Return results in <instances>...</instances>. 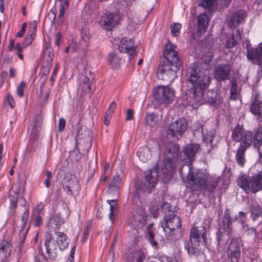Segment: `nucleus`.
<instances>
[{"label":"nucleus","mask_w":262,"mask_h":262,"mask_svg":"<svg viewBox=\"0 0 262 262\" xmlns=\"http://www.w3.org/2000/svg\"><path fill=\"white\" fill-rule=\"evenodd\" d=\"M189 81L192 85L190 90V95L187 97L189 105L193 106L205 103L215 106L221 103V98L215 91L209 90L206 95L204 94L211 82V77L207 70H202L198 64L193 63L190 67Z\"/></svg>","instance_id":"obj_1"},{"label":"nucleus","mask_w":262,"mask_h":262,"mask_svg":"<svg viewBox=\"0 0 262 262\" xmlns=\"http://www.w3.org/2000/svg\"><path fill=\"white\" fill-rule=\"evenodd\" d=\"M174 48L175 47L169 42L165 45L163 54L164 59L158 66L157 77L166 82L173 81L177 77V72L182 64Z\"/></svg>","instance_id":"obj_2"},{"label":"nucleus","mask_w":262,"mask_h":262,"mask_svg":"<svg viewBox=\"0 0 262 262\" xmlns=\"http://www.w3.org/2000/svg\"><path fill=\"white\" fill-rule=\"evenodd\" d=\"M189 243L185 245L190 256H199L202 253L201 246H206L207 243L206 228L203 224L195 223L190 229Z\"/></svg>","instance_id":"obj_3"},{"label":"nucleus","mask_w":262,"mask_h":262,"mask_svg":"<svg viewBox=\"0 0 262 262\" xmlns=\"http://www.w3.org/2000/svg\"><path fill=\"white\" fill-rule=\"evenodd\" d=\"M233 233L232 219L228 210H226L222 222L219 225L216 232L217 249L227 244L230 236Z\"/></svg>","instance_id":"obj_4"},{"label":"nucleus","mask_w":262,"mask_h":262,"mask_svg":"<svg viewBox=\"0 0 262 262\" xmlns=\"http://www.w3.org/2000/svg\"><path fill=\"white\" fill-rule=\"evenodd\" d=\"M237 183L245 192L251 191L255 193L262 190V172H258L252 177L242 174L238 178Z\"/></svg>","instance_id":"obj_5"},{"label":"nucleus","mask_w":262,"mask_h":262,"mask_svg":"<svg viewBox=\"0 0 262 262\" xmlns=\"http://www.w3.org/2000/svg\"><path fill=\"white\" fill-rule=\"evenodd\" d=\"M190 170L191 168L186 177V186L192 191H200L206 183L208 174L207 172L200 169L194 173Z\"/></svg>","instance_id":"obj_6"},{"label":"nucleus","mask_w":262,"mask_h":262,"mask_svg":"<svg viewBox=\"0 0 262 262\" xmlns=\"http://www.w3.org/2000/svg\"><path fill=\"white\" fill-rule=\"evenodd\" d=\"M239 142V147L247 149L253 143L254 148L259 150L262 144V129H256L254 135L251 131H246Z\"/></svg>","instance_id":"obj_7"},{"label":"nucleus","mask_w":262,"mask_h":262,"mask_svg":"<svg viewBox=\"0 0 262 262\" xmlns=\"http://www.w3.org/2000/svg\"><path fill=\"white\" fill-rule=\"evenodd\" d=\"M179 150V146L177 144L169 143L166 145L164 151L163 164L165 168L167 170L173 169L175 162L178 160Z\"/></svg>","instance_id":"obj_8"},{"label":"nucleus","mask_w":262,"mask_h":262,"mask_svg":"<svg viewBox=\"0 0 262 262\" xmlns=\"http://www.w3.org/2000/svg\"><path fill=\"white\" fill-rule=\"evenodd\" d=\"M187 122L183 118H179L170 123L167 131V137L174 141L179 140L187 130Z\"/></svg>","instance_id":"obj_9"},{"label":"nucleus","mask_w":262,"mask_h":262,"mask_svg":"<svg viewBox=\"0 0 262 262\" xmlns=\"http://www.w3.org/2000/svg\"><path fill=\"white\" fill-rule=\"evenodd\" d=\"M169 213L166 215L164 218V221L162 223L163 230L169 233L176 234L180 233L182 227V222L179 216L176 215L170 209Z\"/></svg>","instance_id":"obj_10"},{"label":"nucleus","mask_w":262,"mask_h":262,"mask_svg":"<svg viewBox=\"0 0 262 262\" xmlns=\"http://www.w3.org/2000/svg\"><path fill=\"white\" fill-rule=\"evenodd\" d=\"M154 95L160 103L168 104L174 100V91L168 86L159 85L156 89Z\"/></svg>","instance_id":"obj_11"},{"label":"nucleus","mask_w":262,"mask_h":262,"mask_svg":"<svg viewBox=\"0 0 262 262\" xmlns=\"http://www.w3.org/2000/svg\"><path fill=\"white\" fill-rule=\"evenodd\" d=\"M227 256L230 262H238L239 260L241 248L239 240L237 237H233L231 239L227 248Z\"/></svg>","instance_id":"obj_12"},{"label":"nucleus","mask_w":262,"mask_h":262,"mask_svg":"<svg viewBox=\"0 0 262 262\" xmlns=\"http://www.w3.org/2000/svg\"><path fill=\"white\" fill-rule=\"evenodd\" d=\"M200 148L198 144H190L185 146L180 154V158L184 165L190 167L196 153Z\"/></svg>","instance_id":"obj_13"},{"label":"nucleus","mask_w":262,"mask_h":262,"mask_svg":"<svg viewBox=\"0 0 262 262\" xmlns=\"http://www.w3.org/2000/svg\"><path fill=\"white\" fill-rule=\"evenodd\" d=\"M79 80V88L83 93L91 94V84L94 79V74L88 68H84Z\"/></svg>","instance_id":"obj_14"},{"label":"nucleus","mask_w":262,"mask_h":262,"mask_svg":"<svg viewBox=\"0 0 262 262\" xmlns=\"http://www.w3.org/2000/svg\"><path fill=\"white\" fill-rule=\"evenodd\" d=\"M63 187L68 194H78L80 185L78 179L73 175L68 174L63 180Z\"/></svg>","instance_id":"obj_15"},{"label":"nucleus","mask_w":262,"mask_h":262,"mask_svg":"<svg viewBox=\"0 0 262 262\" xmlns=\"http://www.w3.org/2000/svg\"><path fill=\"white\" fill-rule=\"evenodd\" d=\"M231 71V67L229 64L221 63L215 67L214 77L218 82H225L230 79Z\"/></svg>","instance_id":"obj_16"},{"label":"nucleus","mask_w":262,"mask_h":262,"mask_svg":"<svg viewBox=\"0 0 262 262\" xmlns=\"http://www.w3.org/2000/svg\"><path fill=\"white\" fill-rule=\"evenodd\" d=\"M148 215L142 208H137L129 219V223L136 228H141L146 223Z\"/></svg>","instance_id":"obj_17"},{"label":"nucleus","mask_w":262,"mask_h":262,"mask_svg":"<svg viewBox=\"0 0 262 262\" xmlns=\"http://www.w3.org/2000/svg\"><path fill=\"white\" fill-rule=\"evenodd\" d=\"M247 57L253 63L260 66L262 63V42L256 48L247 49Z\"/></svg>","instance_id":"obj_18"},{"label":"nucleus","mask_w":262,"mask_h":262,"mask_svg":"<svg viewBox=\"0 0 262 262\" xmlns=\"http://www.w3.org/2000/svg\"><path fill=\"white\" fill-rule=\"evenodd\" d=\"M246 11L241 9L232 12L227 18V23L230 28H235L246 17Z\"/></svg>","instance_id":"obj_19"},{"label":"nucleus","mask_w":262,"mask_h":262,"mask_svg":"<svg viewBox=\"0 0 262 262\" xmlns=\"http://www.w3.org/2000/svg\"><path fill=\"white\" fill-rule=\"evenodd\" d=\"M12 251V245L8 239H3L0 243V262H8Z\"/></svg>","instance_id":"obj_20"},{"label":"nucleus","mask_w":262,"mask_h":262,"mask_svg":"<svg viewBox=\"0 0 262 262\" xmlns=\"http://www.w3.org/2000/svg\"><path fill=\"white\" fill-rule=\"evenodd\" d=\"M209 19L205 13H202L197 17L198 28L196 34L199 37L204 34L209 25Z\"/></svg>","instance_id":"obj_21"},{"label":"nucleus","mask_w":262,"mask_h":262,"mask_svg":"<svg viewBox=\"0 0 262 262\" xmlns=\"http://www.w3.org/2000/svg\"><path fill=\"white\" fill-rule=\"evenodd\" d=\"M44 245L49 258L55 260L58 255L57 249L55 244L52 241V236L51 235L45 239Z\"/></svg>","instance_id":"obj_22"},{"label":"nucleus","mask_w":262,"mask_h":262,"mask_svg":"<svg viewBox=\"0 0 262 262\" xmlns=\"http://www.w3.org/2000/svg\"><path fill=\"white\" fill-rule=\"evenodd\" d=\"M115 14L110 13L108 15L100 17L99 24L101 27L107 31H112L115 27Z\"/></svg>","instance_id":"obj_23"},{"label":"nucleus","mask_w":262,"mask_h":262,"mask_svg":"<svg viewBox=\"0 0 262 262\" xmlns=\"http://www.w3.org/2000/svg\"><path fill=\"white\" fill-rule=\"evenodd\" d=\"M125 262H143L145 258V254L142 250L131 251L127 253ZM146 262H156L152 260Z\"/></svg>","instance_id":"obj_24"},{"label":"nucleus","mask_w":262,"mask_h":262,"mask_svg":"<svg viewBox=\"0 0 262 262\" xmlns=\"http://www.w3.org/2000/svg\"><path fill=\"white\" fill-rule=\"evenodd\" d=\"M250 111L257 116L258 119L262 121V101L259 100V95H256L252 101Z\"/></svg>","instance_id":"obj_25"},{"label":"nucleus","mask_w":262,"mask_h":262,"mask_svg":"<svg viewBox=\"0 0 262 262\" xmlns=\"http://www.w3.org/2000/svg\"><path fill=\"white\" fill-rule=\"evenodd\" d=\"M145 185L149 189L155 187L158 180V173L156 169H150L145 173Z\"/></svg>","instance_id":"obj_26"},{"label":"nucleus","mask_w":262,"mask_h":262,"mask_svg":"<svg viewBox=\"0 0 262 262\" xmlns=\"http://www.w3.org/2000/svg\"><path fill=\"white\" fill-rule=\"evenodd\" d=\"M55 242L60 250L67 249L69 244L70 240L66 234L62 232H55Z\"/></svg>","instance_id":"obj_27"},{"label":"nucleus","mask_w":262,"mask_h":262,"mask_svg":"<svg viewBox=\"0 0 262 262\" xmlns=\"http://www.w3.org/2000/svg\"><path fill=\"white\" fill-rule=\"evenodd\" d=\"M246 131L247 130L244 129L243 125H240L237 123L232 130L231 134L232 139L236 142H239Z\"/></svg>","instance_id":"obj_28"},{"label":"nucleus","mask_w":262,"mask_h":262,"mask_svg":"<svg viewBox=\"0 0 262 262\" xmlns=\"http://www.w3.org/2000/svg\"><path fill=\"white\" fill-rule=\"evenodd\" d=\"M58 3L59 6V14L58 18L60 21L62 23L64 21V14L66 10L69 6V2L68 0H56V5L57 6Z\"/></svg>","instance_id":"obj_29"},{"label":"nucleus","mask_w":262,"mask_h":262,"mask_svg":"<svg viewBox=\"0 0 262 262\" xmlns=\"http://www.w3.org/2000/svg\"><path fill=\"white\" fill-rule=\"evenodd\" d=\"M250 217L253 222L259 218L262 219V208L258 204H252L250 208Z\"/></svg>","instance_id":"obj_30"},{"label":"nucleus","mask_w":262,"mask_h":262,"mask_svg":"<svg viewBox=\"0 0 262 262\" xmlns=\"http://www.w3.org/2000/svg\"><path fill=\"white\" fill-rule=\"evenodd\" d=\"M134 46V40L132 39L124 37L122 38L118 46V49L121 52H126Z\"/></svg>","instance_id":"obj_31"},{"label":"nucleus","mask_w":262,"mask_h":262,"mask_svg":"<svg viewBox=\"0 0 262 262\" xmlns=\"http://www.w3.org/2000/svg\"><path fill=\"white\" fill-rule=\"evenodd\" d=\"M247 150L244 148L238 147L236 152L235 159L236 163L241 167H244L246 162L245 152Z\"/></svg>","instance_id":"obj_32"},{"label":"nucleus","mask_w":262,"mask_h":262,"mask_svg":"<svg viewBox=\"0 0 262 262\" xmlns=\"http://www.w3.org/2000/svg\"><path fill=\"white\" fill-rule=\"evenodd\" d=\"M170 208V205L168 203L163 202L161 204L159 208L155 206L150 207L149 211L150 213L153 216V217L156 218L158 216L159 210H161L162 212H164V213L166 214V211H169Z\"/></svg>","instance_id":"obj_33"},{"label":"nucleus","mask_w":262,"mask_h":262,"mask_svg":"<svg viewBox=\"0 0 262 262\" xmlns=\"http://www.w3.org/2000/svg\"><path fill=\"white\" fill-rule=\"evenodd\" d=\"M20 199L23 200V203L22 206L24 208V211L21 215V221L22 222V225L25 226L27 222L29 215V206L27 205V202L25 198L21 196Z\"/></svg>","instance_id":"obj_34"},{"label":"nucleus","mask_w":262,"mask_h":262,"mask_svg":"<svg viewBox=\"0 0 262 262\" xmlns=\"http://www.w3.org/2000/svg\"><path fill=\"white\" fill-rule=\"evenodd\" d=\"M92 225L93 221L92 220H89L85 222V225L83 228V231L81 237V241L82 242H84L89 238Z\"/></svg>","instance_id":"obj_35"},{"label":"nucleus","mask_w":262,"mask_h":262,"mask_svg":"<svg viewBox=\"0 0 262 262\" xmlns=\"http://www.w3.org/2000/svg\"><path fill=\"white\" fill-rule=\"evenodd\" d=\"M230 92V99L231 100L236 101L238 99V86L236 80L231 81Z\"/></svg>","instance_id":"obj_36"},{"label":"nucleus","mask_w":262,"mask_h":262,"mask_svg":"<svg viewBox=\"0 0 262 262\" xmlns=\"http://www.w3.org/2000/svg\"><path fill=\"white\" fill-rule=\"evenodd\" d=\"M115 105V101H113L111 104L110 107L106 111L105 116H104V123L106 125H108L110 123V121L112 116V115L114 113L113 111V106Z\"/></svg>","instance_id":"obj_37"},{"label":"nucleus","mask_w":262,"mask_h":262,"mask_svg":"<svg viewBox=\"0 0 262 262\" xmlns=\"http://www.w3.org/2000/svg\"><path fill=\"white\" fill-rule=\"evenodd\" d=\"M217 185L218 184L217 181H214L211 183H207L206 182L203 187L204 188L205 191L208 192L209 194L211 195L212 194H214Z\"/></svg>","instance_id":"obj_38"},{"label":"nucleus","mask_w":262,"mask_h":262,"mask_svg":"<svg viewBox=\"0 0 262 262\" xmlns=\"http://www.w3.org/2000/svg\"><path fill=\"white\" fill-rule=\"evenodd\" d=\"M28 230L24 231L20 230L19 232V242L17 247L16 248L18 249V251L20 252L22 250L24 247V244L25 243Z\"/></svg>","instance_id":"obj_39"},{"label":"nucleus","mask_w":262,"mask_h":262,"mask_svg":"<svg viewBox=\"0 0 262 262\" xmlns=\"http://www.w3.org/2000/svg\"><path fill=\"white\" fill-rule=\"evenodd\" d=\"M216 0H201L198 5L207 9L209 11L212 10L213 6Z\"/></svg>","instance_id":"obj_40"},{"label":"nucleus","mask_w":262,"mask_h":262,"mask_svg":"<svg viewBox=\"0 0 262 262\" xmlns=\"http://www.w3.org/2000/svg\"><path fill=\"white\" fill-rule=\"evenodd\" d=\"M44 215L32 214L33 224L35 227H40L43 224V217Z\"/></svg>","instance_id":"obj_41"},{"label":"nucleus","mask_w":262,"mask_h":262,"mask_svg":"<svg viewBox=\"0 0 262 262\" xmlns=\"http://www.w3.org/2000/svg\"><path fill=\"white\" fill-rule=\"evenodd\" d=\"M123 165L121 163L119 168L120 173L117 172V175L116 174V189L117 188H120L122 186L121 179L123 176Z\"/></svg>","instance_id":"obj_42"},{"label":"nucleus","mask_w":262,"mask_h":262,"mask_svg":"<svg viewBox=\"0 0 262 262\" xmlns=\"http://www.w3.org/2000/svg\"><path fill=\"white\" fill-rule=\"evenodd\" d=\"M182 28L181 24L175 23L171 25V34L173 36H178L180 34V30Z\"/></svg>","instance_id":"obj_43"},{"label":"nucleus","mask_w":262,"mask_h":262,"mask_svg":"<svg viewBox=\"0 0 262 262\" xmlns=\"http://www.w3.org/2000/svg\"><path fill=\"white\" fill-rule=\"evenodd\" d=\"M213 59V54L212 52L208 51L202 57V60L204 63L207 65L210 66Z\"/></svg>","instance_id":"obj_44"},{"label":"nucleus","mask_w":262,"mask_h":262,"mask_svg":"<svg viewBox=\"0 0 262 262\" xmlns=\"http://www.w3.org/2000/svg\"><path fill=\"white\" fill-rule=\"evenodd\" d=\"M153 224L150 223L147 228V233L146 234V237L148 238V241L154 245H156L157 244L154 241L155 234L153 231L150 229L151 227L152 226Z\"/></svg>","instance_id":"obj_45"},{"label":"nucleus","mask_w":262,"mask_h":262,"mask_svg":"<svg viewBox=\"0 0 262 262\" xmlns=\"http://www.w3.org/2000/svg\"><path fill=\"white\" fill-rule=\"evenodd\" d=\"M36 36V35L35 34L28 32V34L24 39L23 42V46L25 47H26L30 45L32 43V41L35 38Z\"/></svg>","instance_id":"obj_46"},{"label":"nucleus","mask_w":262,"mask_h":262,"mask_svg":"<svg viewBox=\"0 0 262 262\" xmlns=\"http://www.w3.org/2000/svg\"><path fill=\"white\" fill-rule=\"evenodd\" d=\"M232 0H217V6L219 11H222L227 8Z\"/></svg>","instance_id":"obj_47"},{"label":"nucleus","mask_w":262,"mask_h":262,"mask_svg":"<svg viewBox=\"0 0 262 262\" xmlns=\"http://www.w3.org/2000/svg\"><path fill=\"white\" fill-rule=\"evenodd\" d=\"M8 198L10 202V208L15 210L17 206L18 197L16 195H13L12 193L9 194Z\"/></svg>","instance_id":"obj_48"},{"label":"nucleus","mask_w":262,"mask_h":262,"mask_svg":"<svg viewBox=\"0 0 262 262\" xmlns=\"http://www.w3.org/2000/svg\"><path fill=\"white\" fill-rule=\"evenodd\" d=\"M214 137L215 136L213 133L209 132L206 135H203V139L207 145H210L211 147L213 144Z\"/></svg>","instance_id":"obj_49"},{"label":"nucleus","mask_w":262,"mask_h":262,"mask_svg":"<svg viewBox=\"0 0 262 262\" xmlns=\"http://www.w3.org/2000/svg\"><path fill=\"white\" fill-rule=\"evenodd\" d=\"M45 208V205L42 202H39L36 205L32 214H39L44 215V213L42 212Z\"/></svg>","instance_id":"obj_50"},{"label":"nucleus","mask_w":262,"mask_h":262,"mask_svg":"<svg viewBox=\"0 0 262 262\" xmlns=\"http://www.w3.org/2000/svg\"><path fill=\"white\" fill-rule=\"evenodd\" d=\"M107 202L110 205V212L109 213V219L112 224L115 221V206L111 204V202H114L115 200H107Z\"/></svg>","instance_id":"obj_51"},{"label":"nucleus","mask_w":262,"mask_h":262,"mask_svg":"<svg viewBox=\"0 0 262 262\" xmlns=\"http://www.w3.org/2000/svg\"><path fill=\"white\" fill-rule=\"evenodd\" d=\"M26 85V82L25 81H21L17 87L16 92L19 97L24 96V88Z\"/></svg>","instance_id":"obj_52"},{"label":"nucleus","mask_w":262,"mask_h":262,"mask_svg":"<svg viewBox=\"0 0 262 262\" xmlns=\"http://www.w3.org/2000/svg\"><path fill=\"white\" fill-rule=\"evenodd\" d=\"M237 43L238 42L235 40L234 36L232 35L230 38L227 39L225 47L228 49H231L234 47Z\"/></svg>","instance_id":"obj_53"},{"label":"nucleus","mask_w":262,"mask_h":262,"mask_svg":"<svg viewBox=\"0 0 262 262\" xmlns=\"http://www.w3.org/2000/svg\"><path fill=\"white\" fill-rule=\"evenodd\" d=\"M115 245V238H113V242L112 243L111 247L110 249V251L106 259L107 261H110V262H114V258L115 257V253L114 251V246Z\"/></svg>","instance_id":"obj_54"},{"label":"nucleus","mask_w":262,"mask_h":262,"mask_svg":"<svg viewBox=\"0 0 262 262\" xmlns=\"http://www.w3.org/2000/svg\"><path fill=\"white\" fill-rule=\"evenodd\" d=\"M252 8L256 12L262 11V1L255 0L253 4Z\"/></svg>","instance_id":"obj_55"},{"label":"nucleus","mask_w":262,"mask_h":262,"mask_svg":"<svg viewBox=\"0 0 262 262\" xmlns=\"http://www.w3.org/2000/svg\"><path fill=\"white\" fill-rule=\"evenodd\" d=\"M46 173L47 177L43 181V184L45 185L46 187L49 188L51 186L50 179L52 177V172L49 170H47Z\"/></svg>","instance_id":"obj_56"},{"label":"nucleus","mask_w":262,"mask_h":262,"mask_svg":"<svg viewBox=\"0 0 262 262\" xmlns=\"http://www.w3.org/2000/svg\"><path fill=\"white\" fill-rule=\"evenodd\" d=\"M36 30L37 21L36 20H33L29 25V29L28 32L35 34L36 35Z\"/></svg>","instance_id":"obj_57"},{"label":"nucleus","mask_w":262,"mask_h":262,"mask_svg":"<svg viewBox=\"0 0 262 262\" xmlns=\"http://www.w3.org/2000/svg\"><path fill=\"white\" fill-rule=\"evenodd\" d=\"M15 49L17 51V54L18 58L20 60H23L24 59V55L23 54V48L20 46V43H17L15 47Z\"/></svg>","instance_id":"obj_58"},{"label":"nucleus","mask_w":262,"mask_h":262,"mask_svg":"<svg viewBox=\"0 0 262 262\" xmlns=\"http://www.w3.org/2000/svg\"><path fill=\"white\" fill-rule=\"evenodd\" d=\"M27 23H24L22 25L21 28L20 30H19L16 34V36L18 37H22L24 36L26 28L27 27Z\"/></svg>","instance_id":"obj_59"},{"label":"nucleus","mask_w":262,"mask_h":262,"mask_svg":"<svg viewBox=\"0 0 262 262\" xmlns=\"http://www.w3.org/2000/svg\"><path fill=\"white\" fill-rule=\"evenodd\" d=\"M137 154L139 158V159L142 161L143 162H145L148 159L149 156L146 155L145 156V152L143 151L138 150L137 152Z\"/></svg>","instance_id":"obj_60"},{"label":"nucleus","mask_w":262,"mask_h":262,"mask_svg":"<svg viewBox=\"0 0 262 262\" xmlns=\"http://www.w3.org/2000/svg\"><path fill=\"white\" fill-rule=\"evenodd\" d=\"M244 227L246 228L245 231V233L247 235H251L255 234L256 231L255 228H251V227H249V226L247 224Z\"/></svg>","instance_id":"obj_61"},{"label":"nucleus","mask_w":262,"mask_h":262,"mask_svg":"<svg viewBox=\"0 0 262 262\" xmlns=\"http://www.w3.org/2000/svg\"><path fill=\"white\" fill-rule=\"evenodd\" d=\"M62 35L61 33L58 32L55 35V38L54 41V45L57 46L58 48H59L60 43L62 40Z\"/></svg>","instance_id":"obj_62"},{"label":"nucleus","mask_w":262,"mask_h":262,"mask_svg":"<svg viewBox=\"0 0 262 262\" xmlns=\"http://www.w3.org/2000/svg\"><path fill=\"white\" fill-rule=\"evenodd\" d=\"M162 262H178L177 258L174 257L168 256H164L161 257Z\"/></svg>","instance_id":"obj_63"},{"label":"nucleus","mask_w":262,"mask_h":262,"mask_svg":"<svg viewBox=\"0 0 262 262\" xmlns=\"http://www.w3.org/2000/svg\"><path fill=\"white\" fill-rule=\"evenodd\" d=\"M7 100L9 105L11 108H13L15 107V102L13 96L10 94H8L7 96Z\"/></svg>","instance_id":"obj_64"}]
</instances>
